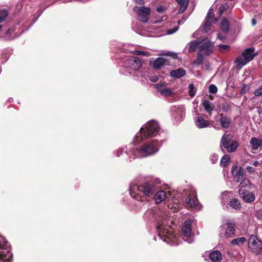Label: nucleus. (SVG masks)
<instances>
[{
	"label": "nucleus",
	"mask_w": 262,
	"mask_h": 262,
	"mask_svg": "<svg viewBox=\"0 0 262 262\" xmlns=\"http://www.w3.org/2000/svg\"><path fill=\"white\" fill-rule=\"evenodd\" d=\"M200 40H193L189 42V52H194L196 48L200 45Z\"/></svg>",
	"instance_id": "obj_28"
},
{
	"label": "nucleus",
	"mask_w": 262,
	"mask_h": 262,
	"mask_svg": "<svg viewBox=\"0 0 262 262\" xmlns=\"http://www.w3.org/2000/svg\"><path fill=\"white\" fill-rule=\"evenodd\" d=\"M202 104L205 108L206 112L208 113L209 114H211L212 112L213 111L214 108V105L209 102L208 100H204Z\"/></svg>",
	"instance_id": "obj_23"
},
{
	"label": "nucleus",
	"mask_w": 262,
	"mask_h": 262,
	"mask_svg": "<svg viewBox=\"0 0 262 262\" xmlns=\"http://www.w3.org/2000/svg\"><path fill=\"white\" fill-rule=\"evenodd\" d=\"M233 136L230 134H225L222 137L220 142V147L223 150L225 149L228 152H234L238 148L239 143L233 139Z\"/></svg>",
	"instance_id": "obj_5"
},
{
	"label": "nucleus",
	"mask_w": 262,
	"mask_h": 262,
	"mask_svg": "<svg viewBox=\"0 0 262 262\" xmlns=\"http://www.w3.org/2000/svg\"><path fill=\"white\" fill-rule=\"evenodd\" d=\"M246 241V238L245 237H241L233 239L231 242V244L233 246L237 245L238 246H240L244 244V243H245Z\"/></svg>",
	"instance_id": "obj_26"
},
{
	"label": "nucleus",
	"mask_w": 262,
	"mask_h": 262,
	"mask_svg": "<svg viewBox=\"0 0 262 262\" xmlns=\"http://www.w3.org/2000/svg\"><path fill=\"white\" fill-rule=\"evenodd\" d=\"M209 99L212 100L213 99V97L212 96H209Z\"/></svg>",
	"instance_id": "obj_56"
},
{
	"label": "nucleus",
	"mask_w": 262,
	"mask_h": 262,
	"mask_svg": "<svg viewBox=\"0 0 262 262\" xmlns=\"http://www.w3.org/2000/svg\"><path fill=\"white\" fill-rule=\"evenodd\" d=\"M188 242L189 243H191V240L190 239V238H189V239H188Z\"/></svg>",
	"instance_id": "obj_57"
},
{
	"label": "nucleus",
	"mask_w": 262,
	"mask_h": 262,
	"mask_svg": "<svg viewBox=\"0 0 262 262\" xmlns=\"http://www.w3.org/2000/svg\"><path fill=\"white\" fill-rule=\"evenodd\" d=\"M126 61L130 68L135 71L139 70L142 66L141 61L136 57L129 58Z\"/></svg>",
	"instance_id": "obj_15"
},
{
	"label": "nucleus",
	"mask_w": 262,
	"mask_h": 262,
	"mask_svg": "<svg viewBox=\"0 0 262 262\" xmlns=\"http://www.w3.org/2000/svg\"><path fill=\"white\" fill-rule=\"evenodd\" d=\"M218 120L220 121L222 127L223 128H229L231 123V119L230 118L224 116L223 114H221L219 115Z\"/></svg>",
	"instance_id": "obj_17"
},
{
	"label": "nucleus",
	"mask_w": 262,
	"mask_h": 262,
	"mask_svg": "<svg viewBox=\"0 0 262 262\" xmlns=\"http://www.w3.org/2000/svg\"><path fill=\"white\" fill-rule=\"evenodd\" d=\"M235 234V228L232 224L227 223L220 227V236L221 238H229Z\"/></svg>",
	"instance_id": "obj_9"
},
{
	"label": "nucleus",
	"mask_w": 262,
	"mask_h": 262,
	"mask_svg": "<svg viewBox=\"0 0 262 262\" xmlns=\"http://www.w3.org/2000/svg\"><path fill=\"white\" fill-rule=\"evenodd\" d=\"M257 112L259 114H262V107H257Z\"/></svg>",
	"instance_id": "obj_50"
},
{
	"label": "nucleus",
	"mask_w": 262,
	"mask_h": 262,
	"mask_svg": "<svg viewBox=\"0 0 262 262\" xmlns=\"http://www.w3.org/2000/svg\"><path fill=\"white\" fill-rule=\"evenodd\" d=\"M248 247L252 253L258 254L262 250V242L252 235L248 241Z\"/></svg>",
	"instance_id": "obj_11"
},
{
	"label": "nucleus",
	"mask_w": 262,
	"mask_h": 262,
	"mask_svg": "<svg viewBox=\"0 0 262 262\" xmlns=\"http://www.w3.org/2000/svg\"><path fill=\"white\" fill-rule=\"evenodd\" d=\"M185 71L183 69H178L176 70H172L170 73V76L172 77L179 78L184 76L185 74Z\"/></svg>",
	"instance_id": "obj_21"
},
{
	"label": "nucleus",
	"mask_w": 262,
	"mask_h": 262,
	"mask_svg": "<svg viewBox=\"0 0 262 262\" xmlns=\"http://www.w3.org/2000/svg\"><path fill=\"white\" fill-rule=\"evenodd\" d=\"M182 234L187 238H190L192 235L191 231V224L190 221H186L182 227Z\"/></svg>",
	"instance_id": "obj_14"
},
{
	"label": "nucleus",
	"mask_w": 262,
	"mask_h": 262,
	"mask_svg": "<svg viewBox=\"0 0 262 262\" xmlns=\"http://www.w3.org/2000/svg\"><path fill=\"white\" fill-rule=\"evenodd\" d=\"M213 127L215 128H219V126H217V124H214L213 125Z\"/></svg>",
	"instance_id": "obj_53"
},
{
	"label": "nucleus",
	"mask_w": 262,
	"mask_h": 262,
	"mask_svg": "<svg viewBox=\"0 0 262 262\" xmlns=\"http://www.w3.org/2000/svg\"><path fill=\"white\" fill-rule=\"evenodd\" d=\"M166 60L162 57H159L156 59L154 63V67L156 69H160L165 64Z\"/></svg>",
	"instance_id": "obj_25"
},
{
	"label": "nucleus",
	"mask_w": 262,
	"mask_h": 262,
	"mask_svg": "<svg viewBox=\"0 0 262 262\" xmlns=\"http://www.w3.org/2000/svg\"><path fill=\"white\" fill-rule=\"evenodd\" d=\"M220 27L223 32H228L229 30V23L227 19L224 18L222 20Z\"/></svg>",
	"instance_id": "obj_27"
},
{
	"label": "nucleus",
	"mask_w": 262,
	"mask_h": 262,
	"mask_svg": "<svg viewBox=\"0 0 262 262\" xmlns=\"http://www.w3.org/2000/svg\"><path fill=\"white\" fill-rule=\"evenodd\" d=\"M220 50L222 52H223L224 51L228 50L229 47L227 45H220L219 46Z\"/></svg>",
	"instance_id": "obj_43"
},
{
	"label": "nucleus",
	"mask_w": 262,
	"mask_h": 262,
	"mask_svg": "<svg viewBox=\"0 0 262 262\" xmlns=\"http://www.w3.org/2000/svg\"><path fill=\"white\" fill-rule=\"evenodd\" d=\"M164 7L163 6H160L157 8V10L159 12H162L164 11Z\"/></svg>",
	"instance_id": "obj_48"
},
{
	"label": "nucleus",
	"mask_w": 262,
	"mask_h": 262,
	"mask_svg": "<svg viewBox=\"0 0 262 262\" xmlns=\"http://www.w3.org/2000/svg\"><path fill=\"white\" fill-rule=\"evenodd\" d=\"M10 246L6 239L0 236V262H11L12 257Z\"/></svg>",
	"instance_id": "obj_7"
},
{
	"label": "nucleus",
	"mask_w": 262,
	"mask_h": 262,
	"mask_svg": "<svg viewBox=\"0 0 262 262\" xmlns=\"http://www.w3.org/2000/svg\"><path fill=\"white\" fill-rule=\"evenodd\" d=\"M229 205L231 207L236 210L240 209L241 208L240 202L236 199H232L230 202Z\"/></svg>",
	"instance_id": "obj_31"
},
{
	"label": "nucleus",
	"mask_w": 262,
	"mask_h": 262,
	"mask_svg": "<svg viewBox=\"0 0 262 262\" xmlns=\"http://www.w3.org/2000/svg\"><path fill=\"white\" fill-rule=\"evenodd\" d=\"M232 172L233 176H238L237 179V182H239L241 177L242 178L243 177V174L241 172V168H238L236 166L234 168H232Z\"/></svg>",
	"instance_id": "obj_29"
},
{
	"label": "nucleus",
	"mask_w": 262,
	"mask_h": 262,
	"mask_svg": "<svg viewBox=\"0 0 262 262\" xmlns=\"http://www.w3.org/2000/svg\"><path fill=\"white\" fill-rule=\"evenodd\" d=\"M209 91L212 94H216L217 91V88L214 84H211L209 86Z\"/></svg>",
	"instance_id": "obj_38"
},
{
	"label": "nucleus",
	"mask_w": 262,
	"mask_h": 262,
	"mask_svg": "<svg viewBox=\"0 0 262 262\" xmlns=\"http://www.w3.org/2000/svg\"><path fill=\"white\" fill-rule=\"evenodd\" d=\"M203 55H204L203 53L198 52V56L195 61V64H200L202 63L203 61Z\"/></svg>",
	"instance_id": "obj_34"
},
{
	"label": "nucleus",
	"mask_w": 262,
	"mask_h": 262,
	"mask_svg": "<svg viewBox=\"0 0 262 262\" xmlns=\"http://www.w3.org/2000/svg\"><path fill=\"white\" fill-rule=\"evenodd\" d=\"M246 170L249 172V173H253L255 172V168L251 167V166H247L246 167Z\"/></svg>",
	"instance_id": "obj_45"
},
{
	"label": "nucleus",
	"mask_w": 262,
	"mask_h": 262,
	"mask_svg": "<svg viewBox=\"0 0 262 262\" xmlns=\"http://www.w3.org/2000/svg\"><path fill=\"white\" fill-rule=\"evenodd\" d=\"M158 189L155 182L147 181L140 185L133 184L130 186V195L139 201H143L144 198H148L155 194Z\"/></svg>",
	"instance_id": "obj_1"
},
{
	"label": "nucleus",
	"mask_w": 262,
	"mask_h": 262,
	"mask_svg": "<svg viewBox=\"0 0 262 262\" xmlns=\"http://www.w3.org/2000/svg\"><path fill=\"white\" fill-rule=\"evenodd\" d=\"M159 147L157 140H154L144 144V145L137 150L141 157H145L154 154L158 151Z\"/></svg>",
	"instance_id": "obj_6"
},
{
	"label": "nucleus",
	"mask_w": 262,
	"mask_h": 262,
	"mask_svg": "<svg viewBox=\"0 0 262 262\" xmlns=\"http://www.w3.org/2000/svg\"><path fill=\"white\" fill-rule=\"evenodd\" d=\"M253 165L255 166H257L259 165V162L257 161H255L253 162Z\"/></svg>",
	"instance_id": "obj_51"
},
{
	"label": "nucleus",
	"mask_w": 262,
	"mask_h": 262,
	"mask_svg": "<svg viewBox=\"0 0 262 262\" xmlns=\"http://www.w3.org/2000/svg\"><path fill=\"white\" fill-rule=\"evenodd\" d=\"M9 31V30L7 31V33H8Z\"/></svg>",
	"instance_id": "obj_58"
},
{
	"label": "nucleus",
	"mask_w": 262,
	"mask_h": 262,
	"mask_svg": "<svg viewBox=\"0 0 262 262\" xmlns=\"http://www.w3.org/2000/svg\"><path fill=\"white\" fill-rule=\"evenodd\" d=\"M1 27H2V26H1V25H0V28H1Z\"/></svg>",
	"instance_id": "obj_59"
},
{
	"label": "nucleus",
	"mask_w": 262,
	"mask_h": 262,
	"mask_svg": "<svg viewBox=\"0 0 262 262\" xmlns=\"http://www.w3.org/2000/svg\"><path fill=\"white\" fill-rule=\"evenodd\" d=\"M181 8L179 10V13H182L183 12H184L185 11V10L186 9L187 7H185V6H181Z\"/></svg>",
	"instance_id": "obj_47"
},
{
	"label": "nucleus",
	"mask_w": 262,
	"mask_h": 262,
	"mask_svg": "<svg viewBox=\"0 0 262 262\" xmlns=\"http://www.w3.org/2000/svg\"><path fill=\"white\" fill-rule=\"evenodd\" d=\"M195 93H196V90H195L194 84L193 83L190 84L189 85V91H188L189 95L191 97H193L195 95Z\"/></svg>",
	"instance_id": "obj_32"
},
{
	"label": "nucleus",
	"mask_w": 262,
	"mask_h": 262,
	"mask_svg": "<svg viewBox=\"0 0 262 262\" xmlns=\"http://www.w3.org/2000/svg\"><path fill=\"white\" fill-rule=\"evenodd\" d=\"M213 17H214L213 9L212 8H210L207 13V16L206 17V19L212 20L213 19H212V18Z\"/></svg>",
	"instance_id": "obj_36"
},
{
	"label": "nucleus",
	"mask_w": 262,
	"mask_h": 262,
	"mask_svg": "<svg viewBox=\"0 0 262 262\" xmlns=\"http://www.w3.org/2000/svg\"><path fill=\"white\" fill-rule=\"evenodd\" d=\"M159 130V126L157 122L154 120L148 121L144 127L140 129L136 136L135 142L139 143L148 138L156 135Z\"/></svg>",
	"instance_id": "obj_3"
},
{
	"label": "nucleus",
	"mask_w": 262,
	"mask_h": 262,
	"mask_svg": "<svg viewBox=\"0 0 262 262\" xmlns=\"http://www.w3.org/2000/svg\"><path fill=\"white\" fill-rule=\"evenodd\" d=\"M252 23L253 26H254L256 24V21L254 19H252Z\"/></svg>",
	"instance_id": "obj_52"
},
{
	"label": "nucleus",
	"mask_w": 262,
	"mask_h": 262,
	"mask_svg": "<svg viewBox=\"0 0 262 262\" xmlns=\"http://www.w3.org/2000/svg\"><path fill=\"white\" fill-rule=\"evenodd\" d=\"M228 8V6L227 4H223L220 8V15H222V14L223 13L224 11L227 10Z\"/></svg>",
	"instance_id": "obj_42"
},
{
	"label": "nucleus",
	"mask_w": 262,
	"mask_h": 262,
	"mask_svg": "<svg viewBox=\"0 0 262 262\" xmlns=\"http://www.w3.org/2000/svg\"><path fill=\"white\" fill-rule=\"evenodd\" d=\"M252 150H257L258 148L261 145V140L255 137H252L250 141Z\"/></svg>",
	"instance_id": "obj_22"
},
{
	"label": "nucleus",
	"mask_w": 262,
	"mask_h": 262,
	"mask_svg": "<svg viewBox=\"0 0 262 262\" xmlns=\"http://www.w3.org/2000/svg\"><path fill=\"white\" fill-rule=\"evenodd\" d=\"M8 15L7 10L3 9L0 11V22L3 21L7 18Z\"/></svg>",
	"instance_id": "obj_33"
},
{
	"label": "nucleus",
	"mask_w": 262,
	"mask_h": 262,
	"mask_svg": "<svg viewBox=\"0 0 262 262\" xmlns=\"http://www.w3.org/2000/svg\"><path fill=\"white\" fill-rule=\"evenodd\" d=\"M238 193L247 203H251L255 200V195L250 191L239 189Z\"/></svg>",
	"instance_id": "obj_13"
},
{
	"label": "nucleus",
	"mask_w": 262,
	"mask_h": 262,
	"mask_svg": "<svg viewBox=\"0 0 262 262\" xmlns=\"http://www.w3.org/2000/svg\"><path fill=\"white\" fill-rule=\"evenodd\" d=\"M254 94L256 97L262 96V85L254 91Z\"/></svg>",
	"instance_id": "obj_40"
},
{
	"label": "nucleus",
	"mask_w": 262,
	"mask_h": 262,
	"mask_svg": "<svg viewBox=\"0 0 262 262\" xmlns=\"http://www.w3.org/2000/svg\"><path fill=\"white\" fill-rule=\"evenodd\" d=\"M163 55L171 57L173 59L178 58V55L176 53L172 52H167L165 53L162 54Z\"/></svg>",
	"instance_id": "obj_37"
},
{
	"label": "nucleus",
	"mask_w": 262,
	"mask_h": 262,
	"mask_svg": "<svg viewBox=\"0 0 262 262\" xmlns=\"http://www.w3.org/2000/svg\"><path fill=\"white\" fill-rule=\"evenodd\" d=\"M136 2L140 5H143L144 4V1L143 0H136Z\"/></svg>",
	"instance_id": "obj_49"
},
{
	"label": "nucleus",
	"mask_w": 262,
	"mask_h": 262,
	"mask_svg": "<svg viewBox=\"0 0 262 262\" xmlns=\"http://www.w3.org/2000/svg\"><path fill=\"white\" fill-rule=\"evenodd\" d=\"M155 86L161 95L165 96H170L172 93L171 89L167 88L164 84L158 83L155 84Z\"/></svg>",
	"instance_id": "obj_16"
},
{
	"label": "nucleus",
	"mask_w": 262,
	"mask_h": 262,
	"mask_svg": "<svg viewBox=\"0 0 262 262\" xmlns=\"http://www.w3.org/2000/svg\"><path fill=\"white\" fill-rule=\"evenodd\" d=\"M145 215L147 217H154L157 219V221L158 223L157 227L158 232H159V236L162 238V236H166L168 237V232L167 227L166 225L168 222V217L161 210H159L157 208L148 209Z\"/></svg>",
	"instance_id": "obj_2"
},
{
	"label": "nucleus",
	"mask_w": 262,
	"mask_h": 262,
	"mask_svg": "<svg viewBox=\"0 0 262 262\" xmlns=\"http://www.w3.org/2000/svg\"><path fill=\"white\" fill-rule=\"evenodd\" d=\"M254 52V49L253 48L245 49L242 54L238 56L234 60L236 68L240 70L248 62L251 61L256 56V54Z\"/></svg>",
	"instance_id": "obj_4"
},
{
	"label": "nucleus",
	"mask_w": 262,
	"mask_h": 262,
	"mask_svg": "<svg viewBox=\"0 0 262 262\" xmlns=\"http://www.w3.org/2000/svg\"><path fill=\"white\" fill-rule=\"evenodd\" d=\"M134 11L137 13L138 19L143 23H146L149 19L150 14V9L145 7L136 6L134 8Z\"/></svg>",
	"instance_id": "obj_10"
},
{
	"label": "nucleus",
	"mask_w": 262,
	"mask_h": 262,
	"mask_svg": "<svg viewBox=\"0 0 262 262\" xmlns=\"http://www.w3.org/2000/svg\"><path fill=\"white\" fill-rule=\"evenodd\" d=\"M155 200L156 203H160L164 201L166 198V193L163 190H161L155 193Z\"/></svg>",
	"instance_id": "obj_19"
},
{
	"label": "nucleus",
	"mask_w": 262,
	"mask_h": 262,
	"mask_svg": "<svg viewBox=\"0 0 262 262\" xmlns=\"http://www.w3.org/2000/svg\"><path fill=\"white\" fill-rule=\"evenodd\" d=\"M218 158L219 157L217 154H213L210 156V160L212 164H214L217 162Z\"/></svg>",
	"instance_id": "obj_39"
},
{
	"label": "nucleus",
	"mask_w": 262,
	"mask_h": 262,
	"mask_svg": "<svg viewBox=\"0 0 262 262\" xmlns=\"http://www.w3.org/2000/svg\"><path fill=\"white\" fill-rule=\"evenodd\" d=\"M152 81H156L157 80V78H154V79H152L151 80Z\"/></svg>",
	"instance_id": "obj_55"
},
{
	"label": "nucleus",
	"mask_w": 262,
	"mask_h": 262,
	"mask_svg": "<svg viewBox=\"0 0 262 262\" xmlns=\"http://www.w3.org/2000/svg\"><path fill=\"white\" fill-rule=\"evenodd\" d=\"M179 29V27L177 26V27H174L173 28L171 29H168L167 32V34H172L174 33H175Z\"/></svg>",
	"instance_id": "obj_44"
},
{
	"label": "nucleus",
	"mask_w": 262,
	"mask_h": 262,
	"mask_svg": "<svg viewBox=\"0 0 262 262\" xmlns=\"http://www.w3.org/2000/svg\"><path fill=\"white\" fill-rule=\"evenodd\" d=\"M185 206L189 209H199V202L196 197V192L191 189L186 192Z\"/></svg>",
	"instance_id": "obj_8"
},
{
	"label": "nucleus",
	"mask_w": 262,
	"mask_h": 262,
	"mask_svg": "<svg viewBox=\"0 0 262 262\" xmlns=\"http://www.w3.org/2000/svg\"><path fill=\"white\" fill-rule=\"evenodd\" d=\"M250 182L248 179L244 178L242 181L240 183L239 187L242 189L247 186L249 184Z\"/></svg>",
	"instance_id": "obj_35"
},
{
	"label": "nucleus",
	"mask_w": 262,
	"mask_h": 262,
	"mask_svg": "<svg viewBox=\"0 0 262 262\" xmlns=\"http://www.w3.org/2000/svg\"><path fill=\"white\" fill-rule=\"evenodd\" d=\"M182 23H183V20H180L178 21V24H182Z\"/></svg>",
	"instance_id": "obj_54"
},
{
	"label": "nucleus",
	"mask_w": 262,
	"mask_h": 262,
	"mask_svg": "<svg viewBox=\"0 0 262 262\" xmlns=\"http://www.w3.org/2000/svg\"><path fill=\"white\" fill-rule=\"evenodd\" d=\"M199 52L204 54L205 56L209 55L213 52V43L208 38H204L200 41Z\"/></svg>",
	"instance_id": "obj_12"
},
{
	"label": "nucleus",
	"mask_w": 262,
	"mask_h": 262,
	"mask_svg": "<svg viewBox=\"0 0 262 262\" xmlns=\"http://www.w3.org/2000/svg\"><path fill=\"white\" fill-rule=\"evenodd\" d=\"M177 2L181 6L187 7L188 2L187 0H176Z\"/></svg>",
	"instance_id": "obj_41"
},
{
	"label": "nucleus",
	"mask_w": 262,
	"mask_h": 262,
	"mask_svg": "<svg viewBox=\"0 0 262 262\" xmlns=\"http://www.w3.org/2000/svg\"><path fill=\"white\" fill-rule=\"evenodd\" d=\"M134 54L135 55H146V53L140 51H135Z\"/></svg>",
	"instance_id": "obj_46"
},
{
	"label": "nucleus",
	"mask_w": 262,
	"mask_h": 262,
	"mask_svg": "<svg viewBox=\"0 0 262 262\" xmlns=\"http://www.w3.org/2000/svg\"><path fill=\"white\" fill-rule=\"evenodd\" d=\"M196 125L200 128H204L209 125V121L202 117H198L195 120Z\"/></svg>",
	"instance_id": "obj_20"
},
{
	"label": "nucleus",
	"mask_w": 262,
	"mask_h": 262,
	"mask_svg": "<svg viewBox=\"0 0 262 262\" xmlns=\"http://www.w3.org/2000/svg\"><path fill=\"white\" fill-rule=\"evenodd\" d=\"M210 259L213 261L219 262L222 260V255L219 251H213L209 254Z\"/></svg>",
	"instance_id": "obj_18"
},
{
	"label": "nucleus",
	"mask_w": 262,
	"mask_h": 262,
	"mask_svg": "<svg viewBox=\"0 0 262 262\" xmlns=\"http://www.w3.org/2000/svg\"><path fill=\"white\" fill-rule=\"evenodd\" d=\"M217 18H213L212 20L206 19L203 25V30L205 32H208L210 30V28L212 24H214L217 21Z\"/></svg>",
	"instance_id": "obj_24"
},
{
	"label": "nucleus",
	"mask_w": 262,
	"mask_h": 262,
	"mask_svg": "<svg viewBox=\"0 0 262 262\" xmlns=\"http://www.w3.org/2000/svg\"><path fill=\"white\" fill-rule=\"evenodd\" d=\"M231 162V159L228 155H224L221 159L220 165L222 167H226Z\"/></svg>",
	"instance_id": "obj_30"
}]
</instances>
